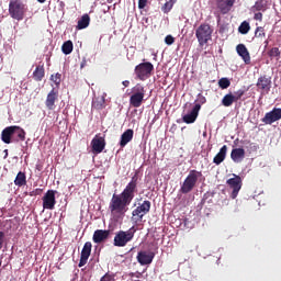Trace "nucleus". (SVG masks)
<instances>
[{
    "mask_svg": "<svg viewBox=\"0 0 281 281\" xmlns=\"http://www.w3.org/2000/svg\"><path fill=\"white\" fill-rule=\"evenodd\" d=\"M135 192H137V176L132 178L121 194L114 193L112 195L109 205L111 214H119V216L126 214V212H128V205H131L133 199H135Z\"/></svg>",
    "mask_w": 281,
    "mask_h": 281,
    "instance_id": "nucleus-1",
    "label": "nucleus"
},
{
    "mask_svg": "<svg viewBox=\"0 0 281 281\" xmlns=\"http://www.w3.org/2000/svg\"><path fill=\"white\" fill-rule=\"evenodd\" d=\"M25 130H23L21 126L11 125L1 132V140L3 144L25 142Z\"/></svg>",
    "mask_w": 281,
    "mask_h": 281,
    "instance_id": "nucleus-2",
    "label": "nucleus"
},
{
    "mask_svg": "<svg viewBox=\"0 0 281 281\" xmlns=\"http://www.w3.org/2000/svg\"><path fill=\"white\" fill-rule=\"evenodd\" d=\"M25 12H27V4L23 3L21 0H10L9 14L11 19L23 21V19H25Z\"/></svg>",
    "mask_w": 281,
    "mask_h": 281,
    "instance_id": "nucleus-3",
    "label": "nucleus"
},
{
    "mask_svg": "<svg viewBox=\"0 0 281 281\" xmlns=\"http://www.w3.org/2000/svg\"><path fill=\"white\" fill-rule=\"evenodd\" d=\"M200 177H203V173L201 171H196L194 169L190 170L189 175L187 176L180 188V192L182 194H190V192H192L194 188H196V183Z\"/></svg>",
    "mask_w": 281,
    "mask_h": 281,
    "instance_id": "nucleus-4",
    "label": "nucleus"
},
{
    "mask_svg": "<svg viewBox=\"0 0 281 281\" xmlns=\"http://www.w3.org/2000/svg\"><path fill=\"white\" fill-rule=\"evenodd\" d=\"M137 228L132 226L128 231H120L114 236V247H126L131 240L135 237Z\"/></svg>",
    "mask_w": 281,
    "mask_h": 281,
    "instance_id": "nucleus-5",
    "label": "nucleus"
},
{
    "mask_svg": "<svg viewBox=\"0 0 281 281\" xmlns=\"http://www.w3.org/2000/svg\"><path fill=\"white\" fill-rule=\"evenodd\" d=\"M213 33H214V30L207 23L201 24L195 30V36L198 38V43H199L200 47H203L204 45H207V42L212 41V34Z\"/></svg>",
    "mask_w": 281,
    "mask_h": 281,
    "instance_id": "nucleus-6",
    "label": "nucleus"
},
{
    "mask_svg": "<svg viewBox=\"0 0 281 281\" xmlns=\"http://www.w3.org/2000/svg\"><path fill=\"white\" fill-rule=\"evenodd\" d=\"M146 95V89L142 83H136L132 88V95L130 97V104L134 109H139L144 103V97Z\"/></svg>",
    "mask_w": 281,
    "mask_h": 281,
    "instance_id": "nucleus-7",
    "label": "nucleus"
},
{
    "mask_svg": "<svg viewBox=\"0 0 281 281\" xmlns=\"http://www.w3.org/2000/svg\"><path fill=\"white\" fill-rule=\"evenodd\" d=\"M153 71H155V66L150 61H143L134 69L136 78L143 82L153 76Z\"/></svg>",
    "mask_w": 281,
    "mask_h": 281,
    "instance_id": "nucleus-8",
    "label": "nucleus"
},
{
    "mask_svg": "<svg viewBox=\"0 0 281 281\" xmlns=\"http://www.w3.org/2000/svg\"><path fill=\"white\" fill-rule=\"evenodd\" d=\"M151 203L148 200H145L142 204L132 212V220L136 223H142L144 221V216L150 212Z\"/></svg>",
    "mask_w": 281,
    "mask_h": 281,
    "instance_id": "nucleus-9",
    "label": "nucleus"
},
{
    "mask_svg": "<svg viewBox=\"0 0 281 281\" xmlns=\"http://www.w3.org/2000/svg\"><path fill=\"white\" fill-rule=\"evenodd\" d=\"M234 178H229L226 183L228 186V188H231L232 193H231V198L232 199H236V196H238V193L240 192V188H243V178H240V176L233 173Z\"/></svg>",
    "mask_w": 281,
    "mask_h": 281,
    "instance_id": "nucleus-10",
    "label": "nucleus"
},
{
    "mask_svg": "<svg viewBox=\"0 0 281 281\" xmlns=\"http://www.w3.org/2000/svg\"><path fill=\"white\" fill-rule=\"evenodd\" d=\"M56 194H58L56 190H48L44 194L42 198L44 210H54L56 207Z\"/></svg>",
    "mask_w": 281,
    "mask_h": 281,
    "instance_id": "nucleus-11",
    "label": "nucleus"
},
{
    "mask_svg": "<svg viewBox=\"0 0 281 281\" xmlns=\"http://www.w3.org/2000/svg\"><path fill=\"white\" fill-rule=\"evenodd\" d=\"M256 87L260 93H269L271 91V77L262 75L258 78Z\"/></svg>",
    "mask_w": 281,
    "mask_h": 281,
    "instance_id": "nucleus-12",
    "label": "nucleus"
},
{
    "mask_svg": "<svg viewBox=\"0 0 281 281\" xmlns=\"http://www.w3.org/2000/svg\"><path fill=\"white\" fill-rule=\"evenodd\" d=\"M93 245L91 241H87L81 250L80 260L78 267H85L89 262V256H91V249Z\"/></svg>",
    "mask_w": 281,
    "mask_h": 281,
    "instance_id": "nucleus-13",
    "label": "nucleus"
},
{
    "mask_svg": "<svg viewBox=\"0 0 281 281\" xmlns=\"http://www.w3.org/2000/svg\"><path fill=\"white\" fill-rule=\"evenodd\" d=\"M278 120H281V109L274 108L272 111L266 113L261 122H263V124H273V122H278Z\"/></svg>",
    "mask_w": 281,
    "mask_h": 281,
    "instance_id": "nucleus-14",
    "label": "nucleus"
},
{
    "mask_svg": "<svg viewBox=\"0 0 281 281\" xmlns=\"http://www.w3.org/2000/svg\"><path fill=\"white\" fill-rule=\"evenodd\" d=\"M110 236H111V231L97 229L93 233L92 240L97 245H100L101 243H104L105 240H109Z\"/></svg>",
    "mask_w": 281,
    "mask_h": 281,
    "instance_id": "nucleus-15",
    "label": "nucleus"
},
{
    "mask_svg": "<svg viewBox=\"0 0 281 281\" xmlns=\"http://www.w3.org/2000/svg\"><path fill=\"white\" fill-rule=\"evenodd\" d=\"M137 262H139V265L145 266V265H150L153 262V260L155 259V252L153 251H139L137 254Z\"/></svg>",
    "mask_w": 281,
    "mask_h": 281,
    "instance_id": "nucleus-16",
    "label": "nucleus"
},
{
    "mask_svg": "<svg viewBox=\"0 0 281 281\" xmlns=\"http://www.w3.org/2000/svg\"><path fill=\"white\" fill-rule=\"evenodd\" d=\"M105 146H106V140H104V137L95 136L91 140L92 153H95V155H100V153L104 150Z\"/></svg>",
    "mask_w": 281,
    "mask_h": 281,
    "instance_id": "nucleus-17",
    "label": "nucleus"
},
{
    "mask_svg": "<svg viewBox=\"0 0 281 281\" xmlns=\"http://www.w3.org/2000/svg\"><path fill=\"white\" fill-rule=\"evenodd\" d=\"M236 0H216V5L222 14H227L234 8Z\"/></svg>",
    "mask_w": 281,
    "mask_h": 281,
    "instance_id": "nucleus-18",
    "label": "nucleus"
},
{
    "mask_svg": "<svg viewBox=\"0 0 281 281\" xmlns=\"http://www.w3.org/2000/svg\"><path fill=\"white\" fill-rule=\"evenodd\" d=\"M199 111H201V104H195L189 114H186L182 120L184 124H194L196 117H199Z\"/></svg>",
    "mask_w": 281,
    "mask_h": 281,
    "instance_id": "nucleus-19",
    "label": "nucleus"
},
{
    "mask_svg": "<svg viewBox=\"0 0 281 281\" xmlns=\"http://www.w3.org/2000/svg\"><path fill=\"white\" fill-rule=\"evenodd\" d=\"M56 100H58V91L53 88L52 91L47 94L45 101L48 111H54V109H56Z\"/></svg>",
    "mask_w": 281,
    "mask_h": 281,
    "instance_id": "nucleus-20",
    "label": "nucleus"
},
{
    "mask_svg": "<svg viewBox=\"0 0 281 281\" xmlns=\"http://www.w3.org/2000/svg\"><path fill=\"white\" fill-rule=\"evenodd\" d=\"M236 52L238 56H240L246 65H249L251 63V56L249 55V50L247 49V46L245 44H238L236 46Z\"/></svg>",
    "mask_w": 281,
    "mask_h": 281,
    "instance_id": "nucleus-21",
    "label": "nucleus"
},
{
    "mask_svg": "<svg viewBox=\"0 0 281 281\" xmlns=\"http://www.w3.org/2000/svg\"><path fill=\"white\" fill-rule=\"evenodd\" d=\"M92 109H95L97 111H102V109H106L105 94L99 95L92 101Z\"/></svg>",
    "mask_w": 281,
    "mask_h": 281,
    "instance_id": "nucleus-22",
    "label": "nucleus"
},
{
    "mask_svg": "<svg viewBox=\"0 0 281 281\" xmlns=\"http://www.w3.org/2000/svg\"><path fill=\"white\" fill-rule=\"evenodd\" d=\"M133 135H135V132L132 128L126 130L121 135V140H120L121 148H124L126 144H128L130 142H133Z\"/></svg>",
    "mask_w": 281,
    "mask_h": 281,
    "instance_id": "nucleus-23",
    "label": "nucleus"
},
{
    "mask_svg": "<svg viewBox=\"0 0 281 281\" xmlns=\"http://www.w3.org/2000/svg\"><path fill=\"white\" fill-rule=\"evenodd\" d=\"M227 157V145H224L220 151L216 154V156L213 158V164L216 166H221L225 161V158Z\"/></svg>",
    "mask_w": 281,
    "mask_h": 281,
    "instance_id": "nucleus-24",
    "label": "nucleus"
},
{
    "mask_svg": "<svg viewBox=\"0 0 281 281\" xmlns=\"http://www.w3.org/2000/svg\"><path fill=\"white\" fill-rule=\"evenodd\" d=\"M231 159L235 164H240L245 159V150L243 148H234L231 153Z\"/></svg>",
    "mask_w": 281,
    "mask_h": 281,
    "instance_id": "nucleus-25",
    "label": "nucleus"
},
{
    "mask_svg": "<svg viewBox=\"0 0 281 281\" xmlns=\"http://www.w3.org/2000/svg\"><path fill=\"white\" fill-rule=\"evenodd\" d=\"M14 184L18 186V188H23V186H27V176H25V172H18L14 179Z\"/></svg>",
    "mask_w": 281,
    "mask_h": 281,
    "instance_id": "nucleus-26",
    "label": "nucleus"
},
{
    "mask_svg": "<svg viewBox=\"0 0 281 281\" xmlns=\"http://www.w3.org/2000/svg\"><path fill=\"white\" fill-rule=\"evenodd\" d=\"M43 78H45V67L43 66H37L35 68V70L33 71V79L36 82H41V80H43Z\"/></svg>",
    "mask_w": 281,
    "mask_h": 281,
    "instance_id": "nucleus-27",
    "label": "nucleus"
},
{
    "mask_svg": "<svg viewBox=\"0 0 281 281\" xmlns=\"http://www.w3.org/2000/svg\"><path fill=\"white\" fill-rule=\"evenodd\" d=\"M91 23L89 14H83L77 23V30H87V26Z\"/></svg>",
    "mask_w": 281,
    "mask_h": 281,
    "instance_id": "nucleus-28",
    "label": "nucleus"
},
{
    "mask_svg": "<svg viewBox=\"0 0 281 281\" xmlns=\"http://www.w3.org/2000/svg\"><path fill=\"white\" fill-rule=\"evenodd\" d=\"M234 102H236V99L234 98V93L232 92L225 94L222 99V104L223 106H226V108L232 106Z\"/></svg>",
    "mask_w": 281,
    "mask_h": 281,
    "instance_id": "nucleus-29",
    "label": "nucleus"
},
{
    "mask_svg": "<svg viewBox=\"0 0 281 281\" xmlns=\"http://www.w3.org/2000/svg\"><path fill=\"white\" fill-rule=\"evenodd\" d=\"M61 52L63 54H65L66 56H69V54H71V52H74V42L71 41H66L63 46H61Z\"/></svg>",
    "mask_w": 281,
    "mask_h": 281,
    "instance_id": "nucleus-30",
    "label": "nucleus"
},
{
    "mask_svg": "<svg viewBox=\"0 0 281 281\" xmlns=\"http://www.w3.org/2000/svg\"><path fill=\"white\" fill-rule=\"evenodd\" d=\"M249 30H251V26L247 21H244L238 27L239 34H249Z\"/></svg>",
    "mask_w": 281,
    "mask_h": 281,
    "instance_id": "nucleus-31",
    "label": "nucleus"
},
{
    "mask_svg": "<svg viewBox=\"0 0 281 281\" xmlns=\"http://www.w3.org/2000/svg\"><path fill=\"white\" fill-rule=\"evenodd\" d=\"M231 86H232V81H229V79L226 77H223L218 80L220 89H229Z\"/></svg>",
    "mask_w": 281,
    "mask_h": 281,
    "instance_id": "nucleus-32",
    "label": "nucleus"
},
{
    "mask_svg": "<svg viewBox=\"0 0 281 281\" xmlns=\"http://www.w3.org/2000/svg\"><path fill=\"white\" fill-rule=\"evenodd\" d=\"M175 5V2L172 0H169L168 2H166L164 5H162V12L165 14H168V12H170V10H172V7Z\"/></svg>",
    "mask_w": 281,
    "mask_h": 281,
    "instance_id": "nucleus-33",
    "label": "nucleus"
},
{
    "mask_svg": "<svg viewBox=\"0 0 281 281\" xmlns=\"http://www.w3.org/2000/svg\"><path fill=\"white\" fill-rule=\"evenodd\" d=\"M255 36L256 38H265V36H267V34L265 33V27L258 26L255 31Z\"/></svg>",
    "mask_w": 281,
    "mask_h": 281,
    "instance_id": "nucleus-34",
    "label": "nucleus"
},
{
    "mask_svg": "<svg viewBox=\"0 0 281 281\" xmlns=\"http://www.w3.org/2000/svg\"><path fill=\"white\" fill-rule=\"evenodd\" d=\"M268 56H270V58H278L280 56V48L278 47H273L268 52Z\"/></svg>",
    "mask_w": 281,
    "mask_h": 281,
    "instance_id": "nucleus-35",
    "label": "nucleus"
},
{
    "mask_svg": "<svg viewBox=\"0 0 281 281\" xmlns=\"http://www.w3.org/2000/svg\"><path fill=\"white\" fill-rule=\"evenodd\" d=\"M61 78H63V75H60L59 72L50 76V80L55 82L56 87L60 85Z\"/></svg>",
    "mask_w": 281,
    "mask_h": 281,
    "instance_id": "nucleus-36",
    "label": "nucleus"
},
{
    "mask_svg": "<svg viewBox=\"0 0 281 281\" xmlns=\"http://www.w3.org/2000/svg\"><path fill=\"white\" fill-rule=\"evenodd\" d=\"M246 90L244 89H239L235 92L234 98H235V102H238V100L243 99V95H245Z\"/></svg>",
    "mask_w": 281,
    "mask_h": 281,
    "instance_id": "nucleus-37",
    "label": "nucleus"
},
{
    "mask_svg": "<svg viewBox=\"0 0 281 281\" xmlns=\"http://www.w3.org/2000/svg\"><path fill=\"white\" fill-rule=\"evenodd\" d=\"M43 194V189H35L29 193L30 196H41Z\"/></svg>",
    "mask_w": 281,
    "mask_h": 281,
    "instance_id": "nucleus-38",
    "label": "nucleus"
},
{
    "mask_svg": "<svg viewBox=\"0 0 281 281\" xmlns=\"http://www.w3.org/2000/svg\"><path fill=\"white\" fill-rule=\"evenodd\" d=\"M165 43H166V45H173V44H175V38H173V36H172V35H167V36L165 37Z\"/></svg>",
    "mask_w": 281,
    "mask_h": 281,
    "instance_id": "nucleus-39",
    "label": "nucleus"
},
{
    "mask_svg": "<svg viewBox=\"0 0 281 281\" xmlns=\"http://www.w3.org/2000/svg\"><path fill=\"white\" fill-rule=\"evenodd\" d=\"M148 3V0H138V9L144 10Z\"/></svg>",
    "mask_w": 281,
    "mask_h": 281,
    "instance_id": "nucleus-40",
    "label": "nucleus"
},
{
    "mask_svg": "<svg viewBox=\"0 0 281 281\" xmlns=\"http://www.w3.org/2000/svg\"><path fill=\"white\" fill-rule=\"evenodd\" d=\"M248 148H249V150H252V153H256L258 150V148H260V147L256 143H250Z\"/></svg>",
    "mask_w": 281,
    "mask_h": 281,
    "instance_id": "nucleus-41",
    "label": "nucleus"
},
{
    "mask_svg": "<svg viewBox=\"0 0 281 281\" xmlns=\"http://www.w3.org/2000/svg\"><path fill=\"white\" fill-rule=\"evenodd\" d=\"M198 104H205V102H207V99H205V97H203L202 94H199V98H198Z\"/></svg>",
    "mask_w": 281,
    "mask_h": 281,
    "instance_id": "nucleus-42",
    "label": "nucleus"
},
{
    "mask_svg": "<svg viewBox=\"0 0 281 281\" xmlns=\"http://www.w3.org/2000/svg\"><path fill=\"white\" fill-rule=\"evenodd\" d=\"M3 238H5V233L0 231V249L3 247Z\"/></svg>",
    "mask_w": 281,
    "mask_h": 281,
    "instance_id": "nucleus-43",
    "label": "nucleus"
},
{
    "mask_svg": "<svg viewBox=\"0 0 281 281\" xmlns=\"http://www.w3.org/2000/svg\"><path fill=\"white\" fill-rule=\"evenodd\" d=\"M130 278H138L139 279V278H142V272H138V271L137 272H131Z\"/></svg>",
    "mask_w": 281,
    "mask_h": 281,
    "instance_id": "nucleus-44",
    "label": "nucleus"
},
{
    "mask_svg": "<svg viewBox=\"0 0 281 281\" xmlns=\"http://www.w3.org/2000/svg\"><path fill=\"white\" fill-rule=\"evenodd\" d=\"M256 21H262V14L260 12L255 14Z\"/></svg>",
    "mask_w": 281,
    "mask_h": 281,
    "instance_id": "nucleus-45",
    "label": "nucleus"
},
{
    "mask_svg": "<svg viewBox=\"0 0 281 281\" xmlns=\"http://www.w3.org/2000/svg\"><path fill=\"white\" fill-rule=\"evenodd\" d=\"M122 85H123V87H128V85H131V81L125 80V81L122 82Z\"/></svg>",
    "mask_w": 281,
    "mask_h": 281,
    "instance_id": "nucleus-46",
    "label": "nucleus"
},
{
    "mask_svg": "<svg viewBox=\"0 0 281 281\" xmlns=\"http://www.w3.org/2000/svg\"><path fill=\"white\" fill-rule=\"evenodd\" d=\"M38 3H45L47 0H37Z\"/></svg>",
    "mask_w": 281,
    "mask_h": 281,
    "instance_id": "nucleus-47",
    "label": "nucleus"
},
{
    "mask_svg": "<svg viewBox=\"0 0 281 281\" xmlns=\"http://www.w3.org/2000/svg\"><path fill=\"white\" fill-rule=\"evenodd\" d=\"M86 65V61L81 63V69L85 67Z\"/></svg>",
    "mask_w": 281,
    "mask_h": 281,
    "instance_id": "nucleus-48",
    "label": "nucleus"
},
{
    "mask_svg": "<svg viewBox=\"0 0 281 281\" xmlns=\"http://www.w3.org/2000/svg\"><path fill=\"white\" fill-rule=\"evenodd\" d=\"M0 267H1V261H0Z\"/></svg>",
    "mask_w": 281,
    "mask_h": 281,
    "instance_id": "nucleus-49",
    "label": "nucleus"
}]
</instances>
